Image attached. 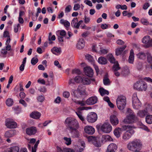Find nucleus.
Segmentation results:
<instances>
[{
    "label": "nucleus",
    "instance_id": "f257e3e1",
    "mask_svg": "<svg viewBox=\"0 0 152 152\" xmlns=\"http://www.w3.org/2000/svg\"><path fill=\"white\" fill-rule=\"evenodd\" d=\"M65 121L72 137H78L80 132L78 130L79 124L77 120L74 118L68 117L66 118Z\"/></svg>",
    "mask_w": 152,
    "mask_h": 152
},
{
    "label": "nucleus",
    "instance_id": "f03ea898",
    "mask_svg": "<svg viewBox=\"0 0 152 152\" xmlns=\"http://www.w3.org/2000/svg\"><path fill=\"white\" fill-rule=\"evenodd\" d=\"M107 58L110 63L114 64L113 67V70L114 72L115 75L117 77L119 76L120 75V73L118 71L121 68L119 67L118 62L116 61L115 59L112 54H108Z\"/></svg>",
    "mask_w": 152,
    "mask_h": 152
},
{
    "label": "nucleus",
    "instance_id": "7ed1b4c3",
    "mask_svg": "<svg viewBox=\"0 0 152 152\" xmlns=\"http://www.w3.org/2000/svg\"><path fill=\"white\" fill-rule=\"evenodd\" d=\"M141 143L140 141L138 139L134 140L129 142L127 145L128 149L131 151L136 152L141 146Z\"/></svg>",
    "mask_w": 152,
    "mask_h": 152
},
{
    "label": "nucleus",
    "instance_id": "20e7f679",
    "mask_svg": "<svg viewBox=\"0 0 152 152\" xmlns=\"http://www.w3.org/2000/svg\"><path fill=\"white\" fill-rule=\"evenodd\" d=\"M116 103L118 109L120 110H123L126 104V97L123 96H119L116 99Z\"/></svg>",
    "mask_w": 152,
    "mask_h": 152
},
{
    "label": "nucleus",
    "instance_id": "39448f33",
    "mask_svg": "<svg viewBox=\"0 0 152 152\" xmlns=\"http://www.w3.org/2000/svg\"><path fill=\"white\" fill-rule=\"evenodd\" d=\"M134 87L139 91H145L147 89V86L145 82L142 80H139L134 84Z\"/></svg>",
    "mask_w": 152,
    "mask_h": 152
},
{
    "label": "nucleus",
    "instance_id": "423d86ee",
    "mask_svg": "<svg viewBox=\"0 0 152 152\" xmlns=\"http://www.w3.org/2000/svg\"><path fill=\"white\" fill-rule=\"evenodd\" d=\"M132 106L135 109H140L141 106V103L137 97V94H134L132 96Z\"/></svg>",
    "mask_w": 152,
    "mask_h": 152
},
{
    "label": "nucleus",
    "instance_id": "0eeeda50",
    "mask_svg": "<svg viewBox=\"0 0 152 152\" xmlns=\"http://www.w3.org/2000/svg\"><path fill=\"white\" fill-rule=\"evenodd\" d=\"M112 127L108 122H105L101 126V130L104 133H108L112 131Z\"/></svg>",
    "mask_w": 152,
    "mask_h": 152
},
{
    "label": "nucleus",
    "instance_id": "6e6552de",
    "mask_svg": "<svg viewBox=\"0 0 152 152\" xmlns=\"http://www.w3.org/2000/svg\"><path fill=\"white\" fill-rule=\"evenodd\" d=\"M97 119V116L96 113L94 112L89 113L86 117V119L89 123H94Z\"/></svg>",
    "mask_w": 152,
    "mask_h": 152
},
{
    "label": "nucleus",
    "instance_id": "1a4fd4ad",
    "mask_svg": "<svg viewBox=\"0 0 152 152\" xmlns=\"http://www.w3.org/2000/svg\"><path fill=\"white\" fill-rule=\"evenodd\" d=\"M5 125L7 128L10 129L15 128L17 126V124L16 122L8 119L6 120Z\"/></svg>",
    "mask_w": 152,
    "mask_h": 152
},
{
    "label": "nucleus",
    "instance_id": "9d476101",
    "mask_svg": "<svg viewBox=\"0 0 152 152\" xmlns=\"http://www.w3.org/2000/svg\"><path fill=\"white\" fill-rule=\"evenodd\" d=\"M138 121V119L136 115L132 116L129 117H126L124 120L125 123L127 124H132Z\"/></svg>",
    "mask_w": 152,
    "mask_h": 152
},
{
    "label": "nucleus",
    "instance_id": "9b49d317",
    "mask_svg": "<svg viewBox=\"0 0 152 152\" xmlns=\"http://www.w3.org/2000/svg\"><path fill=\"white\" fill-rule=\"evenodd\" d=\"M97 101L98 98L96 96H91L86 100V103L88 105H91L95 104Z\"/></svg>",
    "mask_w": 152,
    "mask_h": 152
},
{
    "label": "nucleus",
    "instance_id": "f8f14e48",
    "mask_svg": "<svg viewBox=\"0 0 152 152\" xmlns=\"http://www.w3.org/2000/svg\"><path fill=\"white\" fill-rule=\"evenodd\" d=\"M84 71L85 74L89 77H92L94 74L93 71L90 67L87 66L84 68Z\"/></svg>",
    "mask_w": 152,
    "mask_h": 152
},
{
    "label": "nucleus",
    "instance_id": "ddd939ff",
    "mask_svg": "<svg viewBox=\"0 0 152 152\" xmlns=\"http://www.w3.org/2000/svg\"><path fill=\"white\" fill-rule=\"evenodd\" d=\"M37 129L35 127H31L26 129V133L30 135L35 134L37 132Z\"/></svg>",
    "mask_w": 152,
    "mask_h": 152
},
{
    "label": "nucleus",
    "instance_id": "4468645a",
    "mask_svg": "<svg viewBox=\"0 0 152 152\" xmlns=\"http://www.w3.org/2000/svg\"><path fill=\"white\" fill-rule=\"evenodd\" d=\"M117 148V146L115 144L111 143L108 146L106 152H115Z\"/></svg>",
    "mask_w": 152,
    "mask_h": 152
},
{
    "label": "nucleus",
    "instance_id": "2eb2a0df",
    "mask_svg": "<svg viewBox=\"0 0 152 152\" xmlns=\"http://www.w3.org/2000/svg\"><path fill=\"white\" fill-rule=\"evenodd\" d=\"M85 132L89 134H93L95 132V129L91 126H87L84 129Z\"/></svg>",
    "mask_w": 152,
    "mask_h": 152
},
{
    "label": "nucleus",
    "instance_id": "dca6fc26",
    "mask_svg": "<svg viewBox=\"0 0 152 152\" xmlns=\"http://www.w3.org/2000/svg\"><path fill=\"white\" fill-rule=\"evenodd\" d=\"M80 93V94L83 95V96H87L88 94L86 91L85 88L84 86L82 85H80L78 86L77 90Z\"/></svg>",
    "mask_w": 152,
    "mask_h": 152
},
{
    "label": "nucleus",
    "instance_id": "f3484780",
    "mask_svg": "<svg viewBox=\"0 0 152 152\" xmlns=\"http://www.w3.org/2000/svg\"><path fill=\"white\" fill-rule=\"evenodd\" d=\"M110 121L111 124L114 126L117 125L119 123V121L117 117L114 115L110 117Z\"/></svg>",
    "mask_w": 152,
    "mask_h": 152
},
{
    "label": "nucleus",
    "instance_id": "a211bd4d",
    "mask_svg": "<svg viewBox=\"0 0 152 152\" xmlns=\"http://www.w3.org/2000/svg\"><path fill=\"white\" fill-rule=\"evenodd\" d=\"M84 41L83 38L79 39L78 43L76 45L77 48L79 49H82L84 47Z\"/></svg>",
    "mask_w": 152,
    "mask_h": 152
},
{
    "label": "nucleus",
    "instance_id": "6ab92c4d",
    "mask_svg": "<svg viewBox=\"0 0 152 152\" xmlns=\"http://www.w3.org/2000/svg\"><path fill=\"white\" fill-rule=\"evenodd\" d=\"M19 148L17 146H13L7 148L5 151V152H19Z\"/></svg>",
    "mask_w": 152,
    "mask_h": 152
},
{
    "label": "nucleus",
    "instance_id": "aec40b11",
    "mask_svg": "<svg viewBox=\"0 0 152 152\" xmlns=\"http://www.w3.org/2000/svg\"><path fill=\"white\" fill-rule=\"evenodd\" d=\"M95 80L94 79H90L87 78H83L82 82L84 85H88L91 84V81L94 82Z\"/></svg>",
    "mask_w": 152,
    "mask_h": 152
},
{
    "label": "nucleus",
    "instance_id": "412c9836",
    "mask_svg": "<svg viewBox=\"0 0 152 152\" xmlns=\"http://www.w3.org/2000/svg\"><path fill=\"white\" fill-rule=\"evenodd\" d=\"M41 115V113L37 111H34L32 112L30 114V116L31 117L37 119L39 118Z\"/></svg>",
    "mask_w": 152,
    "mask_h": 152
},
{
    "label": "nucleus",
    "instance_id": "4be33fe9",
    "mask_svg": "<svg viewBox=\"0 0 152 152\" xmlns=\"http://www.w3.org/2000/svg\"><path fill=\"white\" fill-rule=\"evenodd\" d=\"M121 130V128L117 127L114 130V134L117 138H118L120 137L121 134L122 132Z\"/></svg>",
    "mask_w": 152,
    "mask_h": 152
},
{
    "label": "nucleus",
    "instance_id": "5701e85b",
    "mask_svg": "<svg viewBox=\"0 0 152 152\" xmlns=\"http://www.w3.org/2000/svg\"><path fill=\"white\" fill-rule=\"evenodd\" d=\"M134 59V53L133 50H131L130 52V56L129 57L128 61L129 63L133 64Z\"/></svg>",
    "mask_w": 152,
    "mask_h": 152
},
{
    "label": "nucleus",
    "instance_id": "b1692460",
    "mask_svg": "<svg viewBox=\"0 0 152 152\" xmlns=\"http://www.w3.org/2000/svg\"><path fill=\"white\" fill-rule=\"evenodd\" d=\"M51 50L53 53L55 55H57L58 54H59L61 52V49L60 48L54 47L51 49Z\"/></svg>",
    "mask_w": 152,
    "mask_h": 152
},
{
    "label": "nucleus",
    "instance_id": "393cba45",
    "mask_svg": "<svg viewBox=\"0 0 152 152\" xmlns=\"http://www.w3.org/2000/svg\"><path fill=\"white\" fill-rule=\"evenodd\" d=\"M98 61L100 64H105L107 63V60L106 58L101 56L98 58Z\"/></svg>",
    "mask_w": 152,
    "mask_h": 152
},
{
    "label": "nucleus",
    "instance_id": "a878e982",
    "mask_svg": "<svg viewBox=\"0 0 152 152\" xmlns=\"http://www.w3.org/2000/svg\"><path fill=\"white\" fill-rule=\"evenodd\" d=\"M126 45H124L122 47L118 48L116 49L115 51V54L116 55L118 56L120 55L126 48Z\"/></svg>",
    "mask_w": 152,
    "mask_h": 152
},
{
    "label": "nucleus",
    "instance_id": "bb28decb",
    "mask_svg": "<svg viewBox=\"0 0 152 152\" xmlns=\"http://www.w3.org/2000/svg\"><path fill=\"white\" fill-rule=\"evenodd\" d=\"M78 21L77 18H74L71 23L72 26L75 28H78V26L77 25Z\"/></svg>",
    "mask_w": 152,
    "mask_h": 152
},
{
    "label": "nucleus",
    "instance_id": "cd10ccee",
    "mask_svg": "<svg viewBox=\"0 0 152 152\" xmlns=\"http://www.w3.org/2000/svg\"><path fill=\"white\" fill-rule=\"evenodd\" d=\"M148 114L145 110H140L137 113V115L141 118H144Z\"/></svg>",
    "mask_w": 152,
    "mask_h": 152
},
{
    "label": "nucleus",
    "instance_id": "c85d7f7f",
    "mask_svg": "<svg viewBox=\"0 0 152 152\" xmlns=\"http://www.w3.org/2000/svg\"><path fill=\"white\" fill-rule=\"evenodd\" d=\"M103 83L105 85H109L110 84V81L107 75H106L103 78Z\"/></svg>",
    "mask_w": 152,
    "mask_h": 152
},
{
    "label": "nucleus",
    "instance_id": "c756f323",
    "mask_svg": "<svg viewBox=\"0 0 152 152\" xmlns=\"http://www.w3.org/2000/svg\"><path fill=\"white\" fill-rule=\"evenodd\" d=\"M73 93L74 96L78 99L82 98L84 96L83 95L80 94V92L77 90L75 91Z\"/></svg>",
    "mask_w": 152,
    "mask_h": 152
},
{
    "label": "nucleus",
    "instance_id": "7c9ffc66",
    "mask_svg": "<svg viewBox=\"0 0 152 152\" xmlns=\"http://www.w3.org/2000/svg\"><path fill=\"white\" fill-rule=\"evenodd\" d=\"M99 91L102 96L104 95L105 94L108 95L109 92L108 91L105 90L103 88H100L99 89Z\"/></svg>",
    "mask_w": 152,
    "mask_h": 152
},
{
    "label": "nucleus",
    "instance_id": "2f4dec72",
    "mask_svg": "<svg viewBox=\"0 0 152 152\" xmlns=\"http://www.w3.org/2000/svg\"><path fill=\"white\" fill-rule=\"evenodd\" d=\"M131 137V134H128L126 132L122 135V138L124 141H126L128 140Z\"/></svg>",
    "mask_w": 152,
    "mask_h": 152
},
{
    "label": "nucleus",
    "instance_id": "473e14b6",
    "mask_svg": "<svg viewBox=\"0 0 152 152\" xmlns=\"http://www.w3.org/2000/svg\"><path fill=\"white\" fill-rule=\"evenodd\" d=\"M13 133L14 132L13 130L7 131L5 134V136L7 137H12L14 135Z\"/></svg>",
    "mask_w": 152,
    "mask_h": 152
},
{
    "label": "nucleus",
    "instance_id": "72a5a7b5",
    "mask_svg": "<svg viewBox=\"0 0 152 152\" xmlns=\"http://www.w3.org/2000/svg\"><path fill=\"white\" fill-rule=\"evenodd\" d=\"M13 103V100L10 98L7 99L6 101V104L8 107L11 106Z\"/></svg>",
    "mask_w": 152,
    "mask_h": 152
},
{
    "label": "nucleus",
    "instance_id": "f704fd0d",
    "mask_svg": "<svg viewBox=\"0 0 152 152\" xmlns=\"http://www.w3.org/2000/svg\"><path fill=\"white\" fill-rule=\"evenodd\" d=\"M137 57L140 59H144L146 58V55L143 52H139L137 54Z\"/></svg>",
    "mask_w": 152,
    "mask_h": 152
},
{
    "label": "nucleus",
    "instance_id": "c9c22d12",
    "mask_svg": "<svg viewBox=\"0 0 152 152\" xmlns=\"http://www.w3.org/2000/svg\"><path fill=\"white\" fill-rule=\"evenodd\" d=\"M146 122L148 124L152 123V115H148L145 118Z\"/></svg>",
    "mask_w": 152,
    "mask_h": 152
},
{
    "label": "nucleus",
    "instance_id": "e433bc0d",
    "mask_svg": "<svg viewBox=\"0 0 152 152\" xmlns=\"http://www.w3.org/2000/svg\"><path fill=\"white\" fill-rule=\"evenodd\" d=\"M127 116L126 117H129L135 115L133 111L130 108L127 109Z\"/></svg>",
    "mask_w": 152,
    "mask_h": 152
},
{
    "label": "nucleus",
    "instance_id": "4c0bfd02",
    "mask_svg": "<svg viewBox=\"0 0 152 152\" xmlns=\"http://www.w3.org/2000/svg\"><path fill=\"white\" fill-rule=\"evenodd\" d=\"M150 37L149 36H146L144 37L142 39V42L145 44H147L149 41L150 39Z\"/></svg>",
    "mask_w": 152,
    "mask_h": 152
},
{
    "label": "nucleus",
    "instance_id": "58836bf2",
    "mask_svg": "<svg viewBox=\"0 0 152 152\" xmlns=\"http://www.w3.org/2000/svg\"><path fill=\"white\" fill-rule=\"evenodd\" d=\"M73 101L77 104L80 105L81 106H85L86 105V102H85V101L83 100L80 101L76 100H75L74 101L73 100Z\"/></svg>",
    "mask_w": 152,
    "mask_h": 152
},
{
    "label": "nucleus",
    "instance_id": "ea45409f",
    "mask_svg": "<svg viewBox=\"0 0 152 152\" xmlns=\"http://www.w3.org/2000/svg\"><path fill=\"white\" fill-rule=\"evenodd\" d=\"M76 113L79 119L83 122L84 123L85 120L83 116L82 115L81 113L80 112H76Z\"/></svg>",
    "mask_w": 152,
    "mask_h": 152
},
{
    "label": "nucleus",
    "instance_id": "a19ab883",
    "mask_svg": "<svg viewBox=\"0 0 152 152\" xmlns=\"http://www.w3.org/2000/svg\"><path fill=\"white\" fill-rule=\"evenodd\" d=\"M146 54L147 55L148 62L149 63H151L152 62V56L151 54L149 52H147Z\"/></svg>",
    "mask_w": 152,
    "mask_h": 152
},
{
    "label": "nucleus",
    "instance_id": "79ce46f5",
    "mask_svg": "<svg viewBox=\"0 0 152 152\" xmlns=\"http://www.w3.org/2000/svg\"><path fill=\"white\" fill-rule=\"evenodd\" d=\"M139 125L140 126V128L142 129L147 132H150L149 129H148V127L144 125L142 123H139Z\"/></svg>",
    "mask_w": 152,
    "mask_h": 152
},
{
    "label": "nucleus",
    "instance_id": "37998d69",
    "mask_svg": "<svg viewBox=\"0 0 152 152\" xmlns=\"http://www.w3.org/2000/svg\"><path fill=\"white\" fill-rule=\"evenodd\" d=\"M10 39L8 40H7L5 45L6 46V50L7 51H10L11 49V46L10 45Z\"/></svg>",
    "mask_w": 152,
    "mask_h": 152
},
{
    "label": "nucleus",
    "instance_id": "c03bdc74",
    "mask_svg": "<svg viewBox=\"0 0 152 152\" xmlns=\"http://www.w3.org/2000/svg\"><path fill=\"white\" fill-rule=\"evenodd\" d=\"M140 21L144 25L148 26L149 24V23L148 20L145 18H141L140 20Z\"/></svg>",
    "mask_w": 152,
    "mask_h": 152
},
{
    "label": "nucleus",
    "instance_id": "a18cd8bd",
    "mask_svg": "<svg viewBox=\"0 0 152 152\" xmlns=\"http://www.w3.org/2000/svg\"><path fill=\"white\" fill-rule=\"evenodd\" d=\"M148 113H150L152 112V106L148 104L147 105L145 110Z\"/></svg>",
    "mask_w": 152,
    "mask_h": 152
},
{
    "label": "nucleus",
    "instance_id": "49530a36",
    "mask_svg": "<svg viewBox=\"0 0 152 152\" xmlns=\"http://www.w3.org/2000/svg\"><path fill=\"white\" fill-rule=\"evenodd\" d=\"M64 139L65 141V144L67 145H69L71 144V140L70 138H67V137H64Z\"/></svg>",
    "mask_w": 152,
    "mask_h": 152
},
{
    "label": "nucleus",
    "instance_id": "de8ad7c7",
    "mask_svg": "<svg viewBox=\"0 0 152 152\" xmlns=\"http://www.w3.org/2000/svg\"><path fill=\"white\" fill-rule=\"evenodd\" d=\"M86 58L89 61L91 62V63H94V60L91 56L89 55H87L86 56Z\"/></svg>",
    "mask_w": 152,
    "mask_h": 152
},
{
    "label": "nucleus",
    "instance_id": "09e8293b",
    "mask_svg": "<svg viewBox=\"0 0 152 152\" xmlns=\"http://www.w3.org/2000/svg\"><path fill=\"white\" fill-rule=\"evenodd\" d=\"M39 142V140H38L35 143L34 147H32V152H36L38 145Z\"/></svg>",
    "mask_w": 152,
    "mask_h": 152
},
{
    "label": "nucleus",
    "instance_id": "8fccbe9b",
    "mask_svg": "<svg viewBox=\"0 0 152 152\" xmlns=\"http://www.w3.org/2000/svg\"><path fill=\"white\" fill-rule=\"evenodd\" d=\"M108 52V49H106L102 48H100L99 52L101 55H104L107 53Z\"/></svg>",
    "mask_w": 152,
    "mask_h": 152
},
{
    "label": "nucleus",
    "instance_id": "3c124183",
    "mask_svg": "<svg viewBox=\"0 0 152 152\" xmlns=\"http://www.w3.org/2000/svg\"><path fill=\"white\" fill-rule=\"evenodd\" d=\"M83 78L79 76L75 77L74 78V81L77 83H80L82 82Z\"/></svg>",
    "mask_w": 152,
    "mask_h": 152
},
{
    "label": "nucleus",
    "instance_id": "603ef678",
    "mask_svg": "<svg viewBox=\"0 0 152 152\" xmlns=\"http://www.w3.org/2000/svg\"><path fill=\"white\" fill-rule=\"evenodd\" d=\"M3 37L5 38L7 37V40H8L9 39H10V41L11 39L9 35V33L8 31H6L4 32L3 33Z\"/></svg>",
    "mask_w": 152,
    "mask_h": 152
},
{
    "label": "nucleus",
    "instance_id": "864d4df0",
    "mask_svg": "<svg viewBox=\"0 0 152 152\" xmlns=\"http://www.w3.org/2000/svg\"><path fill=\"white\" fill-rule=\"evenodd\" d=\"M38 58L33 57L31 59V63L32 65H34L38 62Z\"/></svg>",
    "mask_w": 152,
    "mask_h": 152
},
{
    "label": "nucleus",
    "instance_id": "5fc2aeb1",
    "mask_svg": "<svg viewBox=\"0 0 152 152\" xmlns=\"http://www.w3.org/2000/svg\"><path fill=\"white\" fill-rule=\"evenodd\" d=\"M122 129V131H123L127 130L128 129L131 128V126L129 125H123L122 128H121Z\"/></svg>",
    "mask_w": 152,
    "mask_h": 152
},
{
    "label": "nucleus",
    "instance_id": "6e6d98bb",
    "mask_svg": "<svg viewBox=\"0 0 152 152\" xmlns=\"http://www.w3.org/2000/svg\"><path fill=\"white\" fill-rule=\"evenodd\" d=\"M92 143L96 147H99L101 146V144L96 139Z\"/></svg>",
    "mask_w": 152,
    "mask_h": 152
},
{
    "label": "nucleus",
    "instance_id": "4d7b16f0",
    "mask_svg": "<svg viewBox=\"0 0 152 152\" xmlns=\"http://www.w3.org/2000/svg\"><path fill=\"white\" fill-rule=\"evenodd\" d=\"M96 138L95 137H93V136H89L88 137V142H91L92 143H93L94 141L95 140Z\"/></svg>",
    "mask_w": 152,
    "mask_h": 152
},
{
    "label": "nucleus",
    "instance_id": "13d9d810",
    "mask_svg": "<svg viewBox=\"0 0 152 152\" xmlns=\"http://www.w3.org/2000/svg\"><path fill=\"white\" fill-rule=\"evenodd\" d=\"M126 132H127L128 134H131V136L132 135L134 134V131L132 129V127L131 126V128L128 129L126 131Z\"/></svg>",
    "mask_w": 152,
    "mask_h": 152
},
{
    "label": "nucleus",
    "instance_id": "bf43d9fd",
    "mask_svg": "<svg viewBox=\"0 0 152 152\" xmlns=\"http://www.w3.org/2000/svg\"><path fill=\"white\" fill-rule=\"evenodd\" d=\"M81 145L82 147H80V148L78 150H77V151L79 152H81L83 151L84 150V148L85 147V144L83 142H81Z\"/></svg>",
    "mask_w": 152,
    "mask_h": 152
},
{
    "label": "nucleus",
    "instance_id": "052dcab7",
    "mask_svg": "<svg viewBox=\"0 0 152 152\" xmlns=\"http://www.w3.org/2000/svg\"><path fill=\"white\" fill-rule=\"evenodd\" d=\"M45 99L44 96L43 95H40L37 97V100L39 102H42Z\"/></svg>",
    "mask_w": 152,
    "mask_h": 152
},
{
    "label": "nucleus",
    "instance_id": "680f3d73",
    "mask_svg": "<svg viewBox=\"0 0 152 152\" xmlns=\"http://www.w3.org/2000/svg\"><path fill=\"white\" fill-rule=\"evenodd\" d=\"M129 73V70L128 69H126L122 71L121 74L124 76H125Z\"/></svg>",
    "mask_w": 152,
    "mask_h": 152
},
{
    "label": "nucleus",
    "instance_id": "e2e57ef3",
    "mask_svg": "<svg viewBox=\"0 0 152 152\" xmlns=\"http://www.w3.org/2000/svg\"><path fill=\"white\" fill-rule=\"evenodd\" d=\"M72 74H76L78 75L81 74V72L80 70L77 69H75L72 70Z\"/></svg>",
    "mask_w": 152,
    "mask_h": 152
},
{
    "label": "nucleus",
    "instance_id": "0e129e2a",
    "mask_svg": "<svg viewBox=\"0 0 152 152\" xmlns=\"http://www.w3.org/2000/svg\"><path fill=\"white\" fill-rule=\"evenodd\" d=\"M71 9V6L70 5H69L67 6L65 9V13H68L70 12Z\"/></svg>",
    "mask_w": 152,
    "mask_h": 152
},
{
    "label": "nucleus",
    "instance_id": "69168bd1",
    "mask_svg": "<svg viewBox=\"0 0 152 152\" xmlns=\"http://www.w3.org/2000/svg\"><path fill=\"white\" fill-rule=\"evenodd\" d=\"M80 7V6L78 4H75L74 5L73 10H74L77 11L79 10Z\"/></svg>",
    "mask_w": 152,
    "mask_h": 152
},
{
    "label": "nucleus",
    "instance_id": "338daca9",
    "mask_svg": "<svg viewBox=\"0 0 152 152\" xmlns=\"http://www.w3.org/2000/svg\"><path fill=\"white\" fill-rule=\"evenodd\" d=\"M19 102L20 103L22 104L25 107L27 106V104L25 101L23 99H21L19 100Z\"/></svg>",
    "mask_w": 152,
    "mask_h": 152
},
{
    "label": "nucleus",
    "instance_id": "774afa93",
    "mask_svg": "<svg viewBox=\"0 0 152 152\" xmlns=\"http://www.w3.org/2000/svg\"><path fill=\"white\" fill-rule=\"evenodd\" d=\"M70 95L68 91H65L63 93V96L66 98H68Z\"/></svg>",
    "mask_w": 152,
    "mask_h": 152
}]
</instances>
